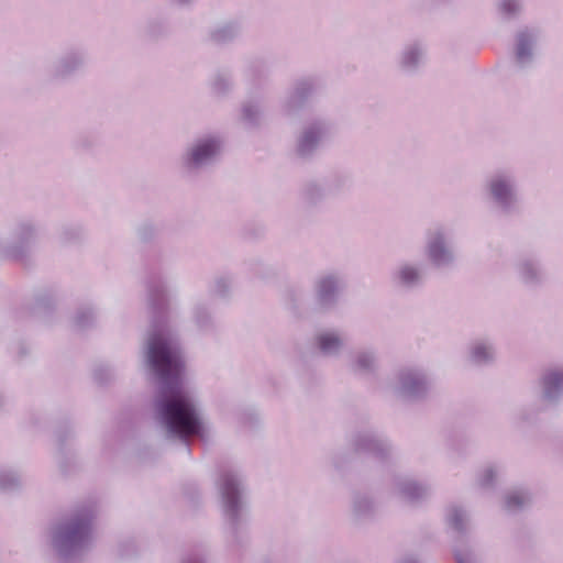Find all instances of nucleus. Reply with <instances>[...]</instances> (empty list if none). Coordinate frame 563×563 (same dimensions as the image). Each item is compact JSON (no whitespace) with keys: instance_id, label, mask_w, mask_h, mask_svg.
<instances>
[{"instance_id":"f257e3e1","label":"nucleus","mask_w":563,"mask_h":563,"mask_svg":"<svg viewBox=\"0 0 563 563\" xmlns=\"http://www.w3.org/2000/svg\"><path fill=\"white\" fill-rule=\"evenodd\" d=\"M150 327L143 338L141 361L155 385L151 402L156 431L167 442L190 453L191 440L208 441V427L194 394L185 387V358L178 333L169 324L166 284L157 272L146 278Z\"/></svg>"},{"instance_id":"f03ea898","label":"nucleus","mask_w":563,"mask_h":563,"mask_svg":"<svg viewBox=\"0 0 563 563\" xmlns=\"http://www.w3.org/2000/svg\"><path fill=\"white\" fill-rule=\"evenodd\" d=\"M97 516L96 507L85 504L52 522L49 545L59 563L81 561L92 544Z\"/></svg>"},{"instance_id":"7ed1b4c3","label":"nucleus","mask_w":563,"mask_h":563,"mask_svg":"<svg viewBox=\"0 0 563 563\" xmlns=\"http://www.w3.org/2000/svg\"><path fill=\"white\" fill-rule=\"evenodd\" d=\"M218 484L228 533V548L233 556L240 558L250 545V509L245 478L239 468L228 466L220 470Z\"/></svg>"},{"instance_id":"20e7f679","label":"nucleus","mask_w":563,"mask_h":563,"mask_svg":"<svg viewBox=\"0 0 563 563\" xmlns=\"http://www.w3.org/2000/svg\"><path fill=\"white\" fill-rule=\"evenodd\" d=\"M223 139L219 134H203L188 143L178 159L179 173L194 179L213 167L221 158Z\"/></svg>"},{"instance_id":"39448f33","label":"nucleus","mask_w":563,"mask_h":563,"mask_svg":"<svg viewBox=\"0 0 563 563\" xmlns=\"http://www.w3.org/2000/svg\"><path fill=\"white\" fill-rule=\"evenodd\" d=\"M40 233L41 224L35 217L14 218L9 229V239L2 243L1 255L23 267H31L33 250L40 240Z\"/></svg>"},{"instance_id":"423d86ee","label":"nucleus","mask_w":563,"mask_h":563,"mask_svg":"<svg viewBox=\"0 0 563 563\" xmlns=\"http://www.w3.org/2000/svg\"><path fill=\"white\" fill-rule=\"evenodd\" d=\"M433 390L430 372L417 364L399 366L391 383L394 397L406 405H420L429 400Z\"/></svg>"},{"instance_id":"0eeeda50","label":"nucleus","mask_w":563,"mask_h":563,"mask_svg":"<svg viewBox=\"0 0 563 563\" xmlns=\"http://www.w3.org/2000/svg\"><path fill=\"white\" fill-rule=\"evenodd\" d=\"M484 190L488 201L504 217L520 213L518 178L510 168H497L485 179Z\"/></svg>"},{"instance_id":"6e6552de","label":"nucleus","mask_w":563,"mask_h":563,"mask_svg":"<svg viewBox=\"0 0 563 563\" xmlns=\"http://www.w3.org/2000/svg\"><path fill=\"white\" fill-rule=\"evenodd\" d=\"M323 80L316 75H305L291 81L279 101V112L287 120H297L323 91Z\"/></svg>"},{"instance_id":"1a4fd4ad","label":"nucleus","mask_w":563,"mask_h":563,"mask_svg":"<svg viewBox=\"0 0 563 563\" xmlns=\"http://www.w3.org/2000/svg\"><path fill=\"white\" fill-rule=\"evenodd\" d=\"M346 275L339 269L322 271L311 283L314 309L320 313H332L339 309L347 290Z\"/></svg>"},{"instance_id":"9d476101","label":"nucleus","mask_w":563,"mask_h":563,"mask_svg":"<svg viewBox=\"0 0 563 563\" xmlns=\"http://www.w3.org/2000/svg\"><path fill=\"white\" fill-rule=\"evenodd\" d=\"M347 442L353 453L369 455L384 465L394 464L398 459L389 438L373 427L355 429Z\"/></svg>"},{"instance_id":"9b49d317","label":"nucleus","mask_w":563,"mask_h":563,"mask_svg":"<svg viewBox=\"0 0 563 563\" xmlns=\"http://www.w3.org/2000/svg\"><path fill=\"white\" fill-rule=\"evenodd\" d=\"M542 30L537 25H521L512 35L509 58L512 68L527 74L536 66L539 57V43Z\"/></svg>"},{"instance_id":"f8f14e48","label":"nucleus","mask_w":563,"mask_h":563,"mask_svg":"<svg viewBox=\"0 0 563 563\" xmlns=\"http://www.w3.org/2000/svg\"><path fill=\"white\" fill-rule=\"evenodd\" d=\"M331 132L332 123L325 117L318 115L307 120L296 136L295 157L302 163L313 161Z\"/></svg>"},{"instance_id":"ddd939ff","label":"nucleus","mask_w":563,"mask_h":563,"mask_svg":"<svg viewBox=\"0 0 563 563\" xmlns=\"http://www.w3.org/2000/svg\"><path fill=\"white\" fill-rule=\"evenodd\" d=\"M88 63L89 53L85 45H67L49 64L47 75L54 81H69L84 73Z\"/></svg>"},{"instance_id":"4468645a","label":"nucleus","mask_w":563,"mask_h":563,"mask_svg":"<svg viewBox=\"0 0 563 563\" xmlns=\"http://www.w3.org/2000/svg\"><path fill=\"white\" fill-rule=\"evenodd\" d=\"M424 255L432 267L450 268L456 262L453 238L443 225H435L426 233Z\"/></svg>"},{"instance_id":"2eb2a0df","label":"nucleus","mask_w":563,"mask_h":563,"mask_svg":"<svg viewBox=\"0 0 563 563\" xmlns=\"http://www.w3.org/2000/svg\"><path fill=\"white\" fill-rule=\"evenodd\" d=\"M344 365L354 378H376L382 368L379 350L374 344L356 345L346 353Z\"/></svg>"},{"instance_id":"dca6fc26","label":"nucleus","mask_w":563,"mask_h":563,"mask_svg":"<svg viewBox=\"0 0 563 563\" xmlns=\"http://www.w3.org/2000/svg\"><path fill=\"white\" fill-rule=\"evenodd\" d=\"M514 268L519 283L528 290H539L549 280L547 267L541 255L538 253L528 252L520 254L515 262Z\"/></svg>"},{"instance_id":"f3484780","label":"nucleus","mask_w":563,"mask_h":563,"mask_svg":"<svg viewBox=\"0 0 563 563\" xmlns=\"http://www.w3.org/2000/svg\"><path fill=\"white\" fill-rule=\"evenodd\" d=\"M427 280V268L422 262L400 261L389 273L393 288L408 294L423 288Z\"/></svg>"},{"instance_id":"a211bd4d","label":"nucleus","mask_w":563,"mask_h":563,"mask_svg":"<svg viewBox=\"0 0 563 563\" xmlns=\"http://www.w3.org/2000/svg\"><path fill=\"white\" fill-rule=\"evenodd\" d=\"M537 386L543 406L559 408L563 402V363L545 366L539 374Z\"/></svg>"},{"instance_id":"6ab92c4d","label":"nucleus","mask_w":563,"mask_h":563,"mask_svg":"<svg viewBox=\"0 0 563 563\" xmlns=\"http://www.w3.org/2000/svg\"><path fill=\"white\" fill-rule=\"evenodd\" d=\"M56 461L59 472L68 476L78 468V461L70 442L75 439L74 423L69 419L62 420L55 429Z\"/></svg>"},{"instance_id":"aec40b11","label":"nucleus","mask_w":563,"mask_h":563,"mask_svg":"<svg viewBox=\"0 0 563 563\" xmlns=\"http://www.w3.org/2000/svg\"><path fill=\"white\" fill-rule=\"evenodd\" d=\"M428 44L422 38L406 42L396 57V68L405 76L418 75L426 65Z\"/></svg>"},{"instance_id":"412c9836","label":"nucleus","mask_w":563,"mask_h":563,"mask_svg":"<svg viewBox=\"0 0 563 563\" xmlns=\"http://www.w3.org/2000/svg\"><path fill=\"white\" fill-rule=\"evenodd\" d=\"M497 358V347L493 338L484 335L473 339L467 345V362L475 367L492 366Z\"/></svg>"},{"instance_id":"4be33fe9","label":"nucleus","mask_w":563,"mask_h":563,"mask_svg":"<svg viewBox=\"0 0 563 563\" xmlns=\"http://www.w3.org/2000/svg\"><path fill=\"white\" fill-rule=\"evenodd\" d=\"M243 32V24L239 20H227L210 26L206 33L205 42L214 47H225L238 41Z\"/></svg>"},{"instance_id":"5701e85b","label":"nucleus","mask_w":563,"mask_h":563,"mask_svg":"<svg viewBox=\"0 0 563 563\" xmlns=\"http://www.w3.org/2000/svg\"><path fill=\"white\" fill-rule=\"evenodd\" d=\"M328 192L322 181L309 178L298 189V202L307 212L319 210L327 199Z\"/></svg>"},{"instance_id":"b1692460","label":"nucleus","mask_w":563,"mask_h":563,"mask_svg":"<svg viewBox=\"0 0 563 563\" xmlns=\"http://www.w3.org/2000/svg\"><path fill=\"white\" fill-rule=\"evenodd\" d=\"M393 482L398 496L410 504H419L430 496L429 485L412 477L396 475Z\"/></svg>"},{"instance_id":"393cba45","label":"nucleus","mask_w":563,"mask_h":563,"mask_svg":"<svg viewBox=\"0 0 563 563\" xmlns=\"http://www.w3.org/2000/svg\"><path fill=\"white\" fill-rule=\"evenodd\" d=\"M313 344L320 355L331 358L340 357L345 347L344 339L336 329L317 332L313 338Z\"/></svg>"},{"instance_id":"a878e982","label":"nucleus","mask_w":563,"mask_h":563,"mask_svg":"<svg viewBox=\"0 0 563 563\" xmlns=\"http://www.w3.org/2000/svg\"><path fill=\"white\" fill-rule=\"evenodd\" d=\"M378 505L369 492L355 490L351 496V514L355 522L372 520L377 514Z\"/></svg>"},{"instance_id":"bb28decb","label":"nucleus","mask_w":563,"mask_h":563,"mask_svg":"<svg viewBox=\"0 0 563 563\" xmlns=\"http://www.w3.org/2000/svg\"><path fill=\"white\" fill-rule=\"evenodd\" d=\"M191 321L198 332L213 334L218 330V321L209 302L198 300L191 308Z\"/></svg>"},{"instance_id":"cd10ccee","label":"nucleus","mask_w":563,"mask_h":563,"mask_svg":"<svg viewBox=\"0 0 563 563\" xmlns=\"http://www.w3.org/2000/svg\"><path fill=\"white\" fill-rule=\"evenodd\" d=\"M548 409L551 408L544 407L540 400L539 402L522 405L514 412L512 424L519 430L534 427L540 420V415Z\"/></svg>"},{"instance_id":"c85d7f7f","label":"nucleus","mask_w":563,"mask_h":563,"mask_svg":"<svg viewBox=\"0 0 563 563\" xmlns=\"http://www.w3.org/2000/svg\"><path fill=\"white\" fill-rule=\"evenodd\" d=\"M144 36L151 42H159L173 34V25L168 15L157 14L147 18L143 26Z\"/></svg>"},{"instance_id":"c756f323","label":"nucleus","mask_w":563,"mask_h":563,"mask_svg":"<svg viewBox=\"0 0 563 563\" xmlns=\"http://www.w3.org/2000/svg\"><path fill=\"white\" fill-rule=\"evenodd\" d=\"M532 505V494L526 488H515L505 493L503 509L508 515H518Z\"/></svg>"},{"instance_id":"7c9ffc66","label":"nucleus","mask_w":563,"mask_h":563,"mask_svg":"<svg viewBox=\"0 0 563 563\" xmlns=\"http://www.w3.org/2000/svg\"><path fill=\"white\" fill-rule=\"evenodd\" d=\"M448 527L456 533L454 540H467L468 515L467 511L457 505L448 507L445 512Z\"/></svg>"},{"instance_id":"2f4dec72","label":"nucleus","mask_w":563,"mask_h":563,"mask_svg":"<svg viewBox=\"0 0 563 563\" xmlns=\"http://www.w3.org/2000/svg\"><path fill=\"white\" fill-rule=\"evenodd\" d=\"M263 108L260 100L249 99L242 102L240 119L249 130H257L263 123Z\"/></svg>"},{"instance_id":"473e14b6","label":"nucleus","mask_w":563,"mask_h":563,"mask_svg":"<svg viewBox=\"0 0 563 563\" xmlns=\"http://www.w3.org/2000/svg\"><path fill=\"white\" fill-rule=\"evenodd\" d=\"M209 86L214 97H228L234 87L232 71L228 68L217 69L210 79Z\"/></svg>"},{"instance_id":"72a5a7b5","label":"nucleus","mask_w":563,"mask_h":563,"mask_svg":"<svg viewBox=\"0 0 563 563\" xmlns=\"http://www.w3.org/2000/svg\"><path fill=\"white\" fill-rule=\"evenodd\" d=\"M329 196H339L352 187L351 175L343 170H333L323 179Z\"/></svg>"},{"instance_id":"f704fd0d","label":"nucleus","mask_w":563,"mask_h":563,"mask_svg":"<svg viewBox=\"0 0 563 563\" xmlns=\"http://www.w3.org/2000/svg\"><path fill=\"white\" fill-rule=\"evenodd\" d=\"M57 295L53 289H41L34 296V303L32 311L36 316L49 314L56 305Z\"/></svg>"},{"instance_id":"c9c22d12","label":"nucleus","mask_w":563,"mask_h":563,"mask_svg":"<svg viewBox=\"0 0 563 563\" xmlns=\"http://www.w3.org/2000/svg\"><path fill=\"white\" fill-rule=\"evenodd\" d=\"M244 71L253 81L264 80L271 74L269 62L264 56H253L246 60Z\"/></svg>"},{"instance_id":"e433bc0d","label":"nucleus","mask_w":563,"mask_h":563,"mask_svg":"<svg viewBox=\"0 0 563 563\" xmlns=\"http://www.w3.org/2000/svg\"><path fill=\"white\" fill-rule=\"evenodd\" d=\"M23 486L21 473L10 466H0V490L3 493L19 492Z\"/></svg>"},{"instance_id":"4c0bfd02","label":"nucleus","mask_w":563,"mask_h":563,"mask_svg":"<svg viewBox=\"0 0 563 563\" xmlns=\"http://www.w3.org/2000/svg\"><path fill=\"white\" fill-rule=\"evenodd\" d=\"M285 303L290 313L297 319L305 317V291L290 287L285 292Z\"/></svg>"},{"instance_id":"58836bf2","label":"nucleus","mask_w":563,"mask_h":563,"mask_svg":"<svg viewBox=\"0 0 563 563\" xmlns=\"http://www.w3.org/2000/svg\"><path fill=\"white\" fill-rule=\"evenodd\" d=\"M522 12V0H499L497 2V13L503 22H511L518 20Z\"/></svg>"},{"instance_id":"ea45409f","label":"nucleus","mask_w":563,"mask_h":563,"mask_svg":"<svg viewBox=\"0 0 563 563\" xmlns=\"http://www.w3.org/2000/svg\"><path fill=\"white\" fill-rule=\"evenodd\" d=\"M453 556L456 563H479V556L467 540H454Z\"/></svg>"},{"instance_id":"a19ab883","label":"nucleus","mask_w":563,"mask_h":563,"mask_svg":"<svg viewBox=\"0 0 563 563\" xmlns=\"http://www.w3.org/2000/svg\"><path fill=\"white\" fill-rule=\"evenodd\" d=\"M85 236L84 228L78 223H65L58 231V241L63 245L76 244L82 241Z\"/></svg>"},{"instance_id":"79ce46f5","label":"nucleus","mask_w":563,"mask_h":563,"mask_svg":"<svg viewBox=\"0 0 563 563\" xmlns=\"http://www.w3.org/2000/svg\"><path fill=\"white\" fill-rule=\"evenodd\" d=\"M233 280L234 278L231 274L217 275L209 285L210 295L221 299H228L231 295Z\"/></svg>"},{"instance_id":"37998d69","label":"nucleus","mask_w":563,"mask_h":563,"mask_svg":"<svg viewBox=\"0 0 563 563\" xmlns=\"http://www.w3.org/2000/svg\"><path fill=\"white\" fill-rule=\"evenodd\" d=\"M249 272L261 279H272L277 275L276 269L260 257H250L245 261Z\"/></svg>"},{"instance_id":"c03bdc74","label":"nucleus","mask_w":563,"mask_h":563,"mask_svg":"<svg viewBox=\"0 0 563 563\" xmlns=\"http://www.w3.org/2000/svg\"><path fill=\"white\" fill-rule=\"evenodd\" d=\"M115 371L108 363H98L92 369V377L95 383L100 386L111 384L115 379Z\"/></svg>"},{"instance_id":"a18cd8bd","label":"nucleus","mask_w":563,"mask_h":563,"mask_svg":"<svg viewBox=\"0 0 563 563\" xmlns=\"http://www.w3.org/2000/svg\"><path fill=\"white\" fill-rule=\"evenodd\" d=\"M96 313L92 307L82 306L77 309L74 317V324L78 330H86L93 325Z\"/></svg>"},{"instance_id":"49530a36","label":"nucleus","mask_w":563,"mask_h":563,"mask_svg":"<svg viewBox=\"0 0 563 563\" xmlns=\"http://www.w3.org/2000/svg\"><path fill=\"white\" fill-rule=\"evenodd\" d=\"M158 233L159 227L150 220L143 221L136 228L137 239L140 242L145 244L153 242L157 238Z\"/></svg>"},{"instance_id":"de8ad7c7","label":"nucleus","mask_w":563,"mask_h":563,"mask_svg":"<svg viewBox=\"0 0 563 563\" xmlns=\"http://www.w3.org/2000/svg\"><path fill=\"white\" fill-rule=\"evenodd\" d=\"M353 461V453L350 451H336L331 455V464L334 467V470L340 473L344 474Z\"/></svg>"},{"instance_id":"09e8293b","label":"nucleus","mask_w":563,"mask_h":563,"mask_svg":"<svg viewBox=\"0 0 563 563\" xmlns=\"http://www.w3.org/2000/svg\"><path fill=\"white\" fill-rule=\"evenodd\" d=\"M239 422L251 430H255L258 428L261 419L254 409L247 408L239 413Z\"/></svg>"},{"instance_id":"8fccbe9b","label":"nucleus","mask_w":563,"mask_h":563,"mask_svg":"<svg viewBox=\"0 0 563 563\" xmlns=\"http://www.w3.org/2000/svg\"><path fill=\"white\" fill-rule=\"evenodd\" d=\"M98 143V137L90 133H81L74 140V147L79 151H91Z\"/></svg>"},{"instance_id":"3c124183","label":"nucleus","mask_w":563,"mask_h":563,"mask_svg":"<svg viewBox=\"0 0 563 563\" xmlns=\"http://www.w3.org/2000/svg\"><path fill=\"white\" fill-rule=\"evenodd\" d=\"M497 471L494 466L486 467L479 476V484L484 488H490L495 484Z\"/></svg>"},{"instance_id":"603ef678","label":"nucleus","mask_w":563,"mask_h":563,"mask_svg":"<svg viewBox=\"0 0 563 563\" xmlns=\"http://www.w3.org/2000/svg\"><path fill=\"white\" fill-rule=\"evenodd\" d=\"M184 495L192 504H197L200 499V490L195 484H187L183 488Z\"/></svg>"},{"instance_id":"864d4df0","label":"nucleus","mask_w":563,"mask_h":563,"mask_svg":"<svg viewBox=\"0 0 563 563\" xmlns=\"http://www.w3.org/2000/svg\"><path fill=\"white\" fill-rule=\"evenodd\" d=\"M180 563H208V561L203 553L192 552L185 556Z\"/></svg>"},{"instance_id":"5fc2aeb1","label":"nucleus","mask_w":563,"mask_h":563,"mask_svg":"<svg viewBox=\"0 0 563 563\" xmlns=\"http://www.w3.org/2000/svg\"><path fill=\"white\" fill-rule=\"evenodd\" d=\"M169 4L181 8L189 9L191 8L197 0H167Z\"/></svg>"},{"instance_id":"6e6d98bb","label":"nucleus","mask_w":563,"mask_h":563,"mask_svg":"<svg viewBox=\"0 0 563 563\" xmlns=\"http://www.w3.org/2000/svg\"><path fill=\"white\" fill-rule=\"evenodd\" d=\"M29 354V347L24 342L18 343V357L23 358Z\"/></svg>"},{"instance_id":"4d7b16f0","label":"nucleus","mask_w":563,"mask_h":563,"mask_svg":"<svg viewBox=\"0 0 563 563\" xmlns=\"http://www.w3.org/2000/svg\"><path fill=\"white\" fill-rule=\"evenodd\" d=\"M454 0H430V3L433 5V7H439V5H443V4H449L451 2H453Z\"/></svg>"},{"instance_id":"13d9d810","label":"nucleus","mask_w":563,"mask_h":563,"mask_svg":"<svg viewBox=\"0 0 563 563\" xmlns=\"http://www.w3.org/2000/svg\"><path fill=\"white\" fill-rule=\"evenodd\" d=\"M398 563H419V562L413 556H406V558L401 559Z\"/></svg>"},{"instance_id":"bf43d9fd","label":"nucleus","mask_w":563,"mask_h":563,"mask_svg":"<svg viewBox=\"0 0 563 563\" xmlns=\"http://www.w3.org/2000/svg\"><path fill=\"white\" fill-rule=\"evenodd\" d=\"M7 399L3 395L0 394V410L4 407Z\"/></svg>"},{"instance_id":"052dcab7","label":"nucleus","mask_w":563,"mask_h":563,"mask_svg":"<svg viewBox=\"0 0 563 563\" xmlns=\"http://www.w3.org/2000/svg\"><path fill=\"white\" fill-rule=\"evenodd\" d=\"M131 553L130 552H122V555H130Z\"/></svg>"}]
</instances>
